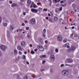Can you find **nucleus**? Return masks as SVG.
<instances>
[{"label":"nucleus","mask_w":79,"mask_h":79,"mask_svg":"<svg viewBox=\"0 0 79 79\" xmlns=\"http://www.w3.org/2000/svg\"><path fill=\"white\" fill-rule=\"evenodd\" d=\"M46 56L45 55H44L43 56H40L41 58H45Z\"/></svg>","instance_id":"6ab92c4d"},{"label":"nucleus","mask_w":79,"mask_h":79,"mask_svg":"<svg viewBox=\"0 0 79 79\" xmlns=\"http://www.w3.org/2000/svg\"><path fill=\"white\" fill-rule=\"evenodd\" d=\"M14 53L15 54H17L18 53V51L16 50L15 49L14 50Z\"/></svg>","instance_id":"a211bd4d"},{"label":"nucleus","mask_w":79,"mask_h":79,"mask_svg":"<svg viewBox=\"0 0 79 79\" xmlns=\"http://www.w3.org/2000/svg\"><path fill=\"white\" fill-rule=\"evenodd\" d=\"M46 62V61H45V60H44L42 61V64H44Z\"/></svg>","instance_id":"7c9ffc66"},{"label":"nucleus","mask_w":79,"mask_h":79,"mask_svg":"<svg viewBox=\"0 0 79 79\" xmlns=\"http://www.w3.org/2000/svg\"><path fill=\"white\" fill-rule=\"evenodd\" d=\"M29 27H27L26 28V30H29Z\"/></svg>","instance_id":"49530a36"},{"label":"nucleus","mask_w":79,"mask_h":79,"mask_svg":"<svg viewBox=\"0 0 79 79\" xmlns=\"http://www.w3.org/2000/svg\"><path fill=\"white\" fill-rule=\"evenodd\" d=\"M68 62L69 63H71V62H73V60L72 59H69L68 60Z\"/></svg>","instance_id":"ddd939ff"},{"label":"nucleus","mask_w":79,"mask_h":79,"mask_svg":"<svg viewBox=\"0 0 79 79\" xmlns=\"http://www.w3.org/2000/svg\"><path fill=\"white\" fill-rule=\"evenodd\" d=\"M31 11L32 12H33V13H36L37 12V11H37V9H31Z\"/></svg>","instance_id":"0eeeda50"},{"label":"nucleus","mask_w":79,"mask_h":79,"mask_svg":"<svg viewBox=\"0 0 79 79\" xmlns=\"http://www.w3.org/2000/svg\"><path fill=\"white\" fill-rule=\"evenodd\" d=\"M57 39L59 41H62V37L60 35H59L57 37Z\"/></svg>","instance_id":"39448f33"},{"label":"nucleus","mask_w":79,"mask_h":79,"mask_svg":"<svg viewBox=\"0 0 79 79\" xmlns=\"http://www.w3.org/2000/svg\"><path fill=\"white\" fill-rule=\"evenodd\" d=\"M2 22V17H0V23H1Z\"/></svg>","instance_id":"a19ab883"},{"label":"nucleus","mask_w":79,"mask_h":79,"mask_svg":"<svg viewBox=\"0 0 79 79\" xmlns=\"http://www.w3.org/2000/svg\"><path fill=\"white\" fill-rule=\"evenodd\" d=\"M55 52H56V53H58V49L57 48H56L55 49Z\"/></svg>","instance_id":"a878e982"},{"label":"nucleus","mask_w":79,"mask_h":79,"mask_svg":"<svg viewBox=\"0 0 79 79\" xmlns=\"http://www.w3.org/2000/svg\"><path fill=\"white\" fill-rule=\"evenodd\" d=\"M47 47H48L46 46L44 48L46 50H47Z\"/></svg>","instance_id":"58836bf2"},{"label":"nucleus","mask_w":79,"mask_h":79,"mask_svg":"<svg viewBox=\"0 0 79 79\" xmlns=\"http://www.w3.org/2000/svg\"><path fill=\"white\" fill-rule=\"evenodd\" d=\"M60 66L61 67H63V66H64V64H62L60 65Z\"/></svg>","instance_id":"79ce46f5"},{"label":"nucleus","mask_w":79,"mask_h":79,"mask_svg":"<svg viewBox=\"0 0 79 79\" xmlns=\"http://www.w3.org/2000/svg\"><path fill=\"white\" fill-rule=\"evenodd\" d=\"M19 50H20V51H22V49L21 48V46H19L17 48Z\"/></svg>","instance_id":"9b49d317"},{"label":"nucleus","mask_w":79,"mask_h":79,"mask_svg":"<svg viewBox=\"0 0 79 79\" xmlns=\"http://www.w3.org/2000/svg\"><path fill=\"white\" fill-rule=\"evenodd\" d=\"M78 35L77 34H75V35H74V37H78Z\"/></svg>","instance_id":"cd10ccee"},{"label":"nucleus","mask_w":79,"mask_h":79,"mask_svg":"<svg viewBox=\"0 0 79 79\" xmlns=\"http://www.w3.org/2000/svg\"><path fill=\"white\" fill-rule=\"evenodd\" d=\"M63 42H64V43H66V42H67V40L66 39H64L63 41Z\"/></svg>","instance_id":"4be33fe9"},{"label":"nucleus","mask_w":79,"mask_h":79,"mask_svg":"<svg viewBox=\"0 0 79 79\" xmlns=\"http://www.w3.org/2000/svg\"><path fill=\"white\" fill-rule=\"evenodd\" d=\"M54 19L55 21H56L58 20V18H57L56 17H54Z\"/></svg>","instance_id":"aec40b11"},{"label":"nucleus","mask_w":79,"mask_h":79,"mask_svg":"<svg viewBox=\"0 0 79 79\" xmlns=\"http://www.w3.org/2000/svg\"><path fill=\"white\" fill-rule=\"evenodd\" d=\"M31 23L32 24H34L35 23V19H33L31 20Z\"/></svg>","instance_id":"6e6552de"},{"label":"nucleus","mask_w":79,"mask_h":79,"mask_svg":"<svg viewBox=\"0 0 79 79\" xmlns=\"http://www.w3.org/2000/svg\"><path fill=\"white\" fill-rule=\"evenodd\" d=\"M34 51L35 52H37V49H35Z\"/></svg>","instance_id":"37998d69"},{"label":"nucleus","mask_w":79,"mask_h":79,"mask_svg":"<svg viewBox=\"0 0 79 79\" xmlns=\"http://www.w3.org/2000/svg\"><path fill=\"white\" fill-rule=\"evenodd\" d=\"M37 48H38L40 51H41V52H42V51H44V48H43V47L42 46H37Z\"/></svg>","instance_id":"7ed1b4c3"},{"label":"nucleus","mask_w":79,"mask_h":79,"mask_svg":"<svg viewBox=\"0 0 79 79\" xmlns=\"http://www.w3.org/2000/svg\"><path fill=\"white\" fill-rule=\"evenodd\" d=\"M31 8H32V7H33V8H36V5L33 2H32L31 6Z\"/></svg>","instance_id":"423d86ee"},{"label":"nucleus","mask_w":79,"mask_h":79,"mask_svg":"<svg viewBox=\"0 0 79 79\" xmlns=\"http://www.w3.org/2000/svg\"><path fill=\"white\" fill-rule=\"evenodd\" d=\"M44 71V69H42L41 70V71Z\"/></svg>","instance_id":"774afa93"},{"label":"nucleus","mask_w":79,"mask_h":79,"mask_svg":"<svg viewBox=\"0 0 79 79\" xmlns=\"http://www.w3.org/2000/svg\"><path fill=\"white\" fill-rule=\"evenodd\" d=\"M21 44L22 46H24V45H25V42H22Z\"/></svg>","instance_id":"412c9836"},{"label":"nucleus","mask_w":79,"mask_h":79,"mask_svg":"<svg viewBox=\"0 0 79 79\" xmlns=\"http://www.w3.org/2000/svg\"><path fill=\"white\" fill-rule=\"evenodd\" d=\"M74 0H69L68 1V2H69V3H70L72 2H74Z\"/></svg>","instance_id":"2eb2a0df"},{"label":"nucleus","mask_w":79,"mask_h":79,"mask_svg":"<svg viewBox=\"0 0 79 79\" xmlns=\"http://www.w3.org/2000/svg\"><path fill=\"white\" fill-rule=\"evenodd\" d=\"M62 74L64 76H67L69 74V73L68 72V70H63L62 72Z\"/></svg>","instance_id":"f257e3e1"},{"label":"nucleus","mask_w":79,"mask_h":79,"mask_svg":"<svg viewBox=\"0 0 79 79\" xmlns=\"http://www.w3.org/2000/svg\"><path fill=\"white\" fill-rule=\"evenodd\" d=\"M13 3V1H9V3H10V4H11V3Z\"/></svg>","instance_id":"72a5a7b5"},{"label":"nucleus","mask_w":79,"mask_h":79,"mask_svg":"<svg viewBox=\"0 0 79 79\" xmlns=\"http://www.w3.org/2000/svg\"><path fill=\"white\" fill-rule=\"evenodd\" d=\"M3 25L4 26H7V23H3Z\"/></svg>","instance_id":"c85d7f7f"},{"label":"nucleus","mask_w":79,"mask_h":79,"mask_svg":"<svg viewBox=\"0 0 79 79\" xmlns=\"http://www.w3.org/2000/svg\"><path fill=\"white\" fill-rule=\"evenodd\" d=\"M31 0H28L27 1V4L28 5V6L31 4Z\"/></svg>","instance_id":"9d476101"},{"label":"nucleus","mask_w":79,"mask_h":79,"mask_svg":"<svg viewBox=\"0 0 79 79\" xmlns=\"http://www.w3.org/2000/svg\"><path fill=\"white\" fill-rule=\"evenodd\" d=\"M38 40L39 42H42V39L41 37H39L38 39Z\"/></svg>","instance_id":"1a4fd4ad"},{"label":"nucleus","mask_w":79,"mask_h":79,"mask_svg":"<svg viewBox=\"0 0 79 79\" xmlns=\"http://www.w3.org/2000/svg\"><path fill=\"white\" fill-rule=\"evenodd\" d=\"M24 79H27V76H25L23 78Z\"/></svg>","instance_id":"b1692460"},{"label":"nucleus","mask_w":79,"mask_h":79,"mask_svg":"<svg viewBox=\"0 0 79 79\" xmlns=\"http://www.w3.org/2000/svg\"><path fill=\"white\" fill-rule=\"evenodd\" d=\"M46 19H48V17H46Z\"/></svg>","instance_id":"338daca9"},{"label":"nucleus","mask_w":79,"mask_h":79,"mask_svg":"<svg viewBox=\"0 0 79 79\" xmlns=\"http://www.w3.org/2000/svg\"><path fill=\"white\" fill-rule=\"evenodd\" d=\"M14 29V27L13 26H10V30H13Z\"/></svg>","instance_id":"dca6fc26"},{"label":"nucleus","mask_w":79,"mask_h":79,"mask_svg":"<svg viewBox=\"0 0 79 79\" xmlns=\"http://www.w3.org/2000/svg\"><path fill=\"white\" fill-rule=\"evenodd\" d=\"M32 77H33V78H35V76L34 75H32Z\"/></svg>","instance_id":"603ef678"},{"label":"nucleus","mask_w":79,"mask_h":79,"mask_svg":"<svg viewBox=\"0 0 79 79\" xmlns=\"http://www.w3.org/2000/svg\"><path fill=\"white\" fill-rule=\"evenodd\" d=\"M67 45H69V44L67 43L65 44H64L63 45V47H66L67 46Z\"/></svg>","instance_id":"f3484780"},{"label":"nucleus","mask_w":79,"mask_h":79,"mask_svg":"<svg viewBox=\"0 0 79 79\" xmlns=\"http://www.w3.org/2000/svg\"><path fill=\"white\" fill-rule=\"evenodd\" d=\"M37 5H41V3L40 2H38L37 3Z\"/></svg>","instance_id":"ea45409f"},{"label":"nucleus","mask_w":79,"mask_h":79,"mask_svg":"<svg viewBox=\"0 0 79 79\" xmlns=\"http://www.w3.org/2000/svg\"><path fill=\"white\" fill-rule=\"evenodd\" d=\"M18 6V5L17 4L13 3L12 4V7H13V6Z\"/></svg>","instance_id":"f8f14e48"},{"label":"nucleus","mask_w":79,"mask_h":79,"mask_svg":"<svg viewBox=\"0 0 79 79\" xmlns=\"http://www.w3.org/2000/svg\"><path fill=\"white\" fill-rule=\"evenodd\" d=\"M23 59H26V56L25 55H23L22 57Z\"/></svg>","instance_id":"393cba45"},{"label":"nucleus","mask_w":79,"mask_h":79,"mask_svg":"<svg viewBox=\"0 0 79 79\" xmlns=\"http://www.w3.org/2000/svg\"><path fill=\"white\" fill-rule=\"evenodd\" d=\"M43 31L44 32H46V30L45 29H44L43 30Z\"/></svg>","instance_id":"f704fd0d"},{"label":"nucleus","mask_w":79,"mask_h":79,"mask_svg":"<svg viewBox=\"0 0 79 79\" xmlns=\"http://www.w3.org/2000/svg\"><path fill=\"white\" fill-rule=\"evenodd\" d=\"M23 15L24 16L25 15H26V12H23Z\"/></svg>","instance_id":"09e8293b"},{"label":"nucleus","mask_w":79,"mask_h":79,"mask_svg":"<svg viewBox=\"0 0 79 79\" xmlns=\"http://www.w3.org/2000/svg\"><path fill=\"white\" fill-rule=\"evenodd\" d=\"M56 12H58V9H56L55 10Z\"/></svg>","instance_id":"3c124183"},{"label":"nucleus","mask_w":79,"mask_h":79,"mask_svg":"<svg viewBox=\"0 0 79 79\" xmlns=\"http://www.w3.org/2000/svg\"><path fill=\"white\" fill-rule=\"evenodd\" d=\"M60 3H64L63 1H61L60 2Z\"/></svg>","instance_id":"bf43d9fd"},{"label":"nucleus","mask_w":79,"mask_h":79,"mask_svg":"<svg viewBox=\"0 0 79 79\" xmlns=\"http://www.w3.org/2000/svg\"><path fill=\"white\" fill-rule=\"evenodd\" d=\"M24 25H25V24H24V23H22V26H24Z\"/></svg>","instance_id":"4d7b16f0"},{"label":"nucleus","mask_w":79,"mask_h":79,"mask_svg":"<svg viewBox=\"0 0 79 79\" xmlns=\"http://www.w3.org/2000/svg\"><path fill=\"white\" fill-rule=\"evenodd\" d=\"M48 15L49 16H51V15H50V14H48Z\"/></svg>","instance_id":"e2e57ef3"},{"label":"nucleus","mask_w":79,"mask_h":79,"mask_svg":"<svg viewBox=\"0 0 79 79\" xmlns=\"http://www.w3.org/2000/svg\"><path fill=\"white\" fill-rule=\"evenodd\" d=\"M62 6H66V5H62Z\"/></svg>","instance_id":"0e129e2a"},{"label":"nucleus","mask_w":79,"mask_h":79,"mask_svg":"<svg viewBox=\"0 0 79 79\" xmlns=\"http://www.w3.org/2000/svg\"><path fill=\"white\" fill-rule=\"evenodd\" d=\"M60 11H61L62 10V7H61L60 9Z\"/></svg>","instance_id":"de8ad7c7"},{"label":"nucleus","mask_w":79,"mask_h":79,"mask_svg":"<svg viewBox=\"0 0 79 79\" xmlns=\"http://www.w3.org/2000/svg\"><path fill=\"white\" fill-rule=\"evenodd\" d=\"M71 37H73V34H72L70 35Z\"/></svg>","instance_id":"c03bdc74"},{"label":"nucleus","mask_w":79,"mask_h":79,"mask_svg":"<svg viewBox=\"0 0 79 79\" xmlns=\"http://www.w3.org/2000/svg\"><path fill=\"white\" fill-rule=\"evenodd\" d=\"M25 23H27V20L25 21Z\"/></svg>","instance_id":"69168bd1"},{"label":"nucleus","mask_w":79,"mask_h":79,"mask_svg":"<svg viewBox=\"0 0 79 79\" xmlns=\"http://www.w3.org/2000/svg\"><path fill=\"white\" fill-rule=\"evenodd\" d=\"M71 13H72V14H74V12H73V11H71Z\"/></svg>","instance_id":"052dcab7"},{"label":"nucleus","mask_w":79,"mask_h":79,"mask_svg":"<svg viewBox=\"0 0 79 79\" xmlns=\"http://www.w3.org/2000/svg\"><path fill=\"white\" fill-rule=\"evenodd\" d=\"M72 29H74V27H72Z\"/></svg>","instance_id":"680f3d73"},{"label":"nucleus","mask_w":79,"mask_h":79,"mask_svg":"<svg viewBox=\"0 0 79 79\" xmlns=\"http://www.w3.org/2000/svg\"><path fill=\"white\" fill-rule=\"evenodd\" d=\"M45 44H47V43H48V41L47 40H45Z\"/></svg>","instance_id":"8fccbe9b"},{"label":"nucleus","mask_w":79,"mask_h":79,"mask_svg":"<svg viewBox=\"0 0 79 79\" xmlns=\"http://www.w3.org/2000/svg\"><path fill=\"white\" fill-rule=\"evenodd\" d=\"M56 6H60V5L58 4H57L56 5Z\"/></svg>","instance_id":"13d9d810"},{"label":"nucleus","mask_w":79,"mask_h":79,"mask_svg":"<svg viewBox=\"0 0 79 79\" xmlns=\"http://www.w3.org/2000/svg\"><path fill=\"white\" fill-rule=\"evenodd\" d=\"M27 37L28 38V39H30V38H31V36H30L29 35H27Z\"/></svg>","instance_id":"c9c22d12"},{"label":"nucleus","mask_w":79,"mask_h":79,"mask_svg":"<svg viewBox=\"0 0 79 79\" xmlns=\"http://www.w3.org/2000/svg\"><path fill=\"white\" fill-rule=\"evenodd\" d=\"M22 31V30H20V29H19L17 30V32H19V31Z\"/></svg>","instance_id":"c756f323"},{"label":"nucleus","mask_w":79,"mask_h":79,"mask_svg":"<svg viewBox=\"0 0 79 79\" xmlns=\"http://www.w3.org/2000/svg\"><path fill=\"white\" fill-rule=\"evenodd\" d=\"M65 19L66 20H68V16H67L66 17Z\"/></svg>","instance_id":"e433bc0d"},{"label":"nucleus","mask_w":79,"mask_h":79,"mask_svg":"<svg viewBox=\"0 0 79 79\" xmlns=\"http://www.w3.org/2000/svg\"><path fill=\"white\" fill-rule=\"evenodd\" d=\"M43 37H45V35L44 34H43Z\"/></svg>","instance_id":"a18cd8bd"},{"label":"nucleus","mask_w":79,"mask_h":79,"mask_svg":"<svg viewBox=\"0 0 79 79\" xmlns=\"http://www.w3.org/2000/svg\"><path fill=\"white\" fill-rule=\"evenodd\" d=\"M75 47L72 46L70 48V49H68V52H73L75 50Z\"/></svg>","instance_id":"f03ea898"},{"label":"nucleus","mask_w":79,"mask_h":79,"mask_svg":"<svg viewBox=\"0 0 79 79\" xmlns=\"http://www.w3.org/2000/svg\"><path fill=\"white\" fill-rule=\"evenodd\" d=\"M51 59H53V60H55V56L53 55H51Z\"/></svg>","instance_id":"4468645a"},{"label":"nucleus","mask_w":79,"mask_h":79,"mask_svg":"<svg viewBox=\"0 0 79 79\" xmlns=\"http://www.w3.org/2000/svg\"><path fill=\"white\" fill-rule=\"evenodd\" d=\"M72 6L73 8H75V7L76 6V4H73L72 5Z\"/></svg>","instance_id":"5701e85b"},{"label":"nucleus","mask_w":79,"mask_h":79,"mask_svg":"<svg viewBox=\"0 0 79 79\" xmlns=\"http://www.w3.org/2000/svg\"><path fill=\"white\" fill-rule=\"evenodd\" d=\"M19 54H20V55H22V52H20V51H19Z\"/></svg>","instance_id":"473e14b6"},{"label":"nucleus","mask_w":79,"mask_h":79,"mask_svg":"<svg viewBox=\"0 0 79 79\" xmlns=\"http://www.w3.org/2000/svg\"><path fill=\"white\" fill-rule=\"evenodd\" d=\"M0 48L2 51H5L6 49V47L5 46L2 45L0 47Z\"/></svg>","instance_id":"20e7f679"},{"label":"nucleus","mask_w":79,"mask_h":79,"mask_svg":"<svg viewBox=\"0 0 79 79\" xmlns=\"http://www.w3.org/2000/svg\"><path fill=\"white\" fill-rule=\"evenodd\" d=\"M21 2H24V0H21Z\"/></svg>","instance_id":"6e6d98bb"},{"label":"nucleus","mask_w":79,"mask_h":79,"mask_svg":"<svg viewBox=\"0 0 79 79\" xmlns=\"http://www.w3.org/2000/svg\"><path fill=\"white\" fill-rule=\"evenodd\" d=\"M69 45H68L67 44V48H70V47L69 46Z\"/></svg>","instance_id":"2f4dec72"},{"label":"nucleus","mask_w":79,"mask_h":79,"mask_svg":"<svg viewBox=\"0 0 79 79\" xmlns=\"http://www.w3.org/2000/svg\"><path fill=\"white\" fill-rule=\"evenodd\" d=\"M55 2H56V3H57V0H54Z\"/></svg>","instance_id":"864d4df0"},{"label":"nucleus","mask_w":79,"mask_h":79,"mask_svg":"<svg viewBox=\"0 0 79 79\" xmlns=\"http://www.w3.org/2000/svg\"><path fill=\"white\" fill-rule=\"evenodd\" d=\"M30 47H32V44H30Z\"/></svg>","instance_id":"5fc2aeb1"},{"label":"nucleus","mask_w":79,"mask_h":79,"mask_svg":"<svg viewBox=\"0 0 79 79\" xmlns=\"http://www.w3.org/2000/svg\"><path fill=\"white\" fill-rule=\"evenodd\" d=\"M43 11H47V9H43Z\"/></svg>","instance_id":"4c0bfd02"},{"label":"nucleus","mask_w":79,"mask_h":79,"mask_svg":"<svg viewBox=\"0 0 79 79\" xmlns=\"http://www.w3.org/2000/svg\"><path fill=\"white\" fill-rule=\"evenodd\" d=\"M34 53H35L34 51H31V54H34Z\"/></svg>","instance_id":"bb28decb"}]
</instances>
